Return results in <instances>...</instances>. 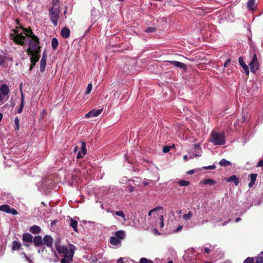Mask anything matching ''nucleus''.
Wrapping results in <instances>:
<instances>
[{"label": "nucleus", "mask_w": 263, "mask_h": 263, "mask_svg": "<svg viewBox=\"0 0 263 263\" xmlns=\"http://www.w3.org/2000/svg\"><path fill=\"white\" fill-rule=\"evenodd\" d=\"M255 0H248L247 4L248 9L249 10L253 11L255 9Z\"/></svg>", "instance_id": "obj_20"}, {"label": "nucleus", "mask_w": 263, "mask_h": 263, "mask_svg": "<svg viewBox=\"0 0 263 263\" xmlns=\"http://www.w3.org/2000/svg\"><path fill=\"white\" fill-rule=\"evenodd\" d=\"M153 232L156 235H160V233L159 232L158 230L157 229H154L153 230Z\"/></svg>", "instance_id": "obj_53"}, {"label": "nucleus", "mask_w": 263, "mask_h": 263, "mask_svg": "<svg viewBox=\"0 0 263 263\" xmlns=\"http://www.w3.org/2000/svg\"><path fill=\"white\" fill-rule=\"evenodd\" d=\"M33 239V236L29 233H25L23 234L22 240L25 242L32 243Z\"/></svg>", "instance_id": "obj_12"}, {"label": "nucleus", "mask_w": 263, "mask_h": 263, "mask_svg": "<svg viewBox=\"0 0 263 263\" xmlns=\"http://www.w3.org/2000/svg\"><path fill=\"white\" fill-rule=\"evenodd\" d=\"M22 34H24L25 35L27 36V38L32 37V35H35L33 34L32 30L30 28H23V32L21 33Z\"/></svg>", "instance_id": "obj_17"}, {"label": "nucleus", "mask_w": 263, "mask_h": 263, "mask_svg": "<svg viewBox=\"0 0 263 263\" xmlns=\"http://www.w3.org/2000/svg\"><path fill=\"white\" fill-rule=\"evenodd\" d=\"M226 180L227 182H233L236 186H237L239 183V179L236 175H232L230 177L226 178Z\"/></svg>", "instance_id": "obj_14"}, {"label": "nucleus", "mask_w": 263, "mask_h": 263, "mask_svg": "<svg viewBox=\"0 0 263 263\" xmlns=\"http://www.w3.org/2000/svg\"><path fill=\"white\" fill-rule=\"evenodd\" d=\"M239 63L240 65L242 67L247 76L249 74V69L248 66L245 63L242 57L239 58L238 59Z\"/></svg>", "instance_id": "obj_11"}, {"label": "nucleus", "mask_w": 263, "mask_h": 263, "mask_svg": "<svg viewBox=\"0 0 263 263\" xmlns=\"http://www.w3.org/2000/svg\"><path fill=\"white\" fill-rule=\"evenodd\" d=\"M140 263H153V261L143 257L140 259Z\"/></svg>", "instance_id": "obj_34"}, {"label": "nucleus", "mask_w": 263, "mask_h": 263, "mask_svg": "<svg viewBox=\"0 0 263 263\" xmlns=\"http://www.w3.org/2000/svg\"><path fill=\"white\" fill-rule=\"evenodd\" d=\"M255 263H263V252H261L256 258Z\"/></svg>", "instance_id": "obj_28"}, {"label": "nucleus", "mask_w": 263, "mask_h": 263, "mask_svg": "<svg viewBox=\"0 0 263 263\" xmlns=\"http://www.w3.org/2000/svg\"><path fill=\"white\" fill-rule=\"evenodd\" d=\"M60 11L58 8L52 7L49 12L50 20L54 26L58 24V21L60 17Z\"/></svg>", "instance_id": "obj_4"}, {"label": "nucleus", "mask_w": 263, "mask_h": 263, "mask_svg": "<svg viewBox=\"0 0 263 263\" xmlns=\"http://www.w3.org/2000/svg\"><path fill=\"white\" fill-rule=\"evenodd\" d=\"M115 236L116 237H117L120 240L123 239L125 237V233L124 231H122V230L118 231L115 232Z\"/></svg>", "instance_id": "obj_22"}, {"label": "nucleus", "mask_w": 263, "mask_h": 263, "mask_svg": "<svg viewBox=\"0 0 263 263\" xmlns=\"http://www.w3.org/2000/svg\"><path fill=\"white\" fill-rule=\"evenodd\" d=\"M203 168L204 170H214L216 168V166L215 165H212L208 166L203 167Z\"/></svg>", "instance_id": "obj_42"}, {"label": "nucleus", "mask_w": 263, "mask_h": 263, "mask_svg": "<svg viewBox=\"0 0 263 263\" xmlns=\"http://www.w3.org/2000/svg\"><path fill=\"white\" fill-rule=\"evenodd\" d=\"M182 228H183V227H182V226H179L177 228V229H176V232H177L180 231L182 229Z\"/></svg>", "instance_id": "obj_56"}, {"label": "nucleus", "mask_w": 263, "mask_h": 263, "mask_svg": "<svg viewBox=\"0 0 263 263\" xmlns=\"http://www.w3.org/2000/svg\"><path fill=\"white\" fill-rule=\"evenodd\" d=\"M230 219H229L228 221H224L223 223H222V226H225L226 225L228 222H230Z\"/></svg>", "instance_id": "obj_63"}, {"label": "nucleus", "mask_w": 263, "mask_h": 263, "mask_svg": "<svg viewBox=\"0 0 263 263\" xmlns=\"http://www.w3.org/2000/svg\"><path fill=\"white\" fill-rule=\"evenodd\" d=\"M219 164L221 166H225L226 167V166H231V163L225 159H222L219 161Z\"/></svg>", "instance_id": "obj_25"}, {"label": "nucleus", "mask_w": 263, "mask_h": 263, "mask_svg": "<svg viewBox=\"0 0 263 263\" xmlns=\"http://www.w3.org/2000/svg\"><path fill=\"white\" fill-rule=\"evenodd\" d=\"M192 215H193V214H192V212L191 211H190L188 214H184L183 216V218L186 220H189L192 217Z\"/></svg>", "instance_id": "obj_35"}, {"label": "nucleus", "mask_w": 263, "mask_h": 263, "mask_svg": "<svg viewBox=\"0 0 263 263\" xmlns=\"http://www.w3.org/2000/svg\"><path fill=\"white\" fill-rule=\"evenodd\" d=\"M263 166V160H262V159H261V160H260L258 162V164H257V167H261V166Z\"/></svg>", "instance_id": "obj_48"}, {"label": "nucleus", "mask_w": 263, "mask_h": 263, "mask_svg": "<svg viewBox=\"0 0 263 263\" xmlns=\"http://www.w3.org/2000/svg\"><path fill=\"white\" fill-rule=\"evenodd\" d=\"M7 57L2 54H0V67L4 66Z\"/></svg>", "instance_id": "obj_31"}, {"label": "nucleus", "mask_w": 263, "mask_h": 263, "mask_svg": "<svg viewBox=\"0 0 263 263\" xmlns=\"http://www.w3.org/2000/svg\"><path fill=\"white\" fill-rule=\"evenodd\" d=\"M102 108L99 109H93L85 115V118H89L90 117H97L102 112Z\"/></svg>", "instance_id": "obj_8"}, {"label": "nucleus", "mask_w": 263, "mask_h": 263, "mask_svg": "<svg viewBox=\"0 0 263 263\" xmlns=\"http://www.w3.org/2000/svg\"><path fill=\"white\" fill-rule=\"evenodd\" d=\"M70 227H71L72 228L73 230L75 232H77L78 231V228H77L78 227V221L74 220L72 218H70Z\"/></svg>", "instance_id": "obj_23"}, {"label": "nucleus", "mask_w": 263, "mask_h": 263, "mask_svg": "<svg viewBox=\"0 0 263 263\" xmlns=\"http://www.w3.org/2000/svg\"><path fill=\"white\" fill-rule=\"evenodd\" d=\"M167 62L170 63L171 65L174 66L179 67L185 70L186 68V66L185 64L176 61H168Z\"/></svg>", "instance_id": "obj_13"}, {"label": "nucleus", "mask_w": 263, "mask_h": 263, "mask_svg": "<svg viewBox=\"0 0 263 263\" xmlns=\"http://www.w3.org/2000/svg\"><path fill=\"white\" fill-rule=\"evenodd\" d=\"M32 242L35 247L43 246V241L41 236L36 235L33 237Z\"/></svg>", "instance_id": "obj_10"}, {"label": "nucleus", "mask_w": 263, "mask_h": 263, "mask_svg": "<svg viewBox=\"0 0 263 263\" xmlns=\"http://www.w3.org/2000/svg\"><path fill=\"white\" fill-rule=\"evenodd\" d=\"M14 35L11 34V39L16 44L21 46H24L26 43H29V48L27 49L26 52L29 55L32 52L38 50L37 48H40L41 50V46H39L40 40L36 35H32L31 38H27L26 36L22 35V33H18L16 30H14Z\"/></svg>", "instance_id": "obj_1"}, {"label": "nucleus", "mask_w": 263, "mask_h": 263, "mask_svg": "<svg viewBox=\"0 0 263 263\" xmlns=\"http://www.w3.org/2000/svg\"><path fill=\"white\" fill-rule=\"evenodd\" d=\"M58 45L59 42L57 39L55 37L53 38L51 41V46L54 50L57 49Z\"/></svg>", "instance_id": "obj_27"}, {"label": "nucleus", "mask_w": 263, "mask_h": 263, "mask_svg": "<svg viewBox=\"0 0 263 263\" xmlns=\"http://www.w3.org/2000/svg\"><path fill=\"white\" fill-rule=\"evenodd\" d=\"M187 173L189 175H192L194 173V171L193 170H190Z\"/></svg>", "instance_id": "obj_57"}, {"label": "nucleus", "mask_w": 263, "mask_h": 263, "mask_svg": "<svg viewBox=\"0 0 263 263\" xmlns=\"http://www.w3.org/2000/svg\"><path fill=\"white\" fill-rule=\"evenodd\" d=\"M92 84H89L88 85H87V88H86V90L85 91V93L86 95H88L90 93L91 91V89H92Z\"/></svg>", "instance_id": "obj_38"}, {"label": "nucleus", "mask_w": 263, "mask_h": 263, "mask_svg": "<svg viewBox=\"0 0 263 263\" xmlns=\"http://www.w3.org/2000/svg\"><path fill=\"white\" fill-rule=\"evenodd\" d=\"M36 62H31V64L30 65V67H29V70L31 71L33 69V68H34V67L36 65Z\"/></svg>", "instance_id": "obj_45"}, {"label": "nucleus", "mask_w": 263, "mask_h": 263, "mask_svg": "<svg viewBox=\"0 0 263 263\" xmlns=\"http://www.w3.org/2000/svg\"><path fill=\"white\" fill-rule=\"evenodd\" d=\"M83 156H84L83 155H82V154H81V152H79V153H78V155H77V158L78 159H80V158H83Z\"/></svg>", "instance_id": "obj_51"}, {"label": "nucleus", "mask_w": 263, "mask_h": 263, "mask_svg": "<svg viewBox=\"0 0 263 263\" xmlns=\"http://www.w3.org/2000/svg\"><path fill=\"white\" fill-rule=\"evenodd\" d=\"M204 251L205 253H206L207 254H209L210 252V249L208 248H205L204 249Z\"/></svg>", "instance_id": "obj_54"}, {"label": "nucleus", "mask_w": 263, "mask_h": 263, "mask_svg": "<svg viewBox=\"0 0 263 263\" xmlns=\"http://www.w3.org/2000/svg\"><path fill=\"white\" fill-rule=\"evenodd\" d=\"M117 263H124L122 257L119 258L117 261Z\"/></svg>", "instance_id": "obj_52"}, {"label": "nucleus", "mask_w": 263, "mask_h": 263, "mask_svg": "<svg viewBox=\"0 0 263 263\" xmlns=\"http://www.w3.org/2000/svg\"><path fill=\"white\" fill-rule=\"evenodd\" d=\"M9 214H12L13 215H16L18 214V212H17V211L15 209H14L13 208H12V209L10 208Z\"/></svg>", "instance_id": "obj_44"}, {"label": "nucleus", "mask_w": 263, "mask_h": 263, "mask_svg": "<svg viewBox=\"0 0 263 263\" xmlns=\"http://www.w3.org/2000/svg\"><path fill=\"white\" fill-rule=\"evenodd\" d=\"M9 92L10 89L6 84H4L0 86V102L7 100Z\"/></svg>", "instance_id": "obj_5"}, {"label": "nucleus", "mask_w": 263, "mask_h": 263, "mask_svg": "<svg viewBox=\"0 0 263 263\" xmlns=\"http://www.w3.org/2000/svg\"><path fill=\"white\" fill-rule=\"evenodd\" d=\"M24 104H25V103H23V102H21L20 106L19 108L17 109V113L21 114V113L22 112L23 110V108H24Z\"/></svg>", "instance_id": "obj_40"}, {"label": "nucleus", "mask_w": 263, "mask_h": 263, "mask_svg": "<svg viewBox=\"0 0 263 263\" xmlns=\"http://www.w3.org/2000/svg\"><path fill=\"white\" fill-rule=\"evenodd\" d=\"M249 177L251 180V182L249 183V186L251 188L255 184V182L257 177V174H251L249 175Z\"/></svg>", "instance_id": "obj_18"}, {"label": "nucleus", "mask_w": 263, "mask_h": 263, "mask_svg": "<svg viewBox=\"0 0 263 263\" xmlns=\"http://www.w3.org/2000/svg\"><path fill=\"white\" fill-rule=\"evenodd\" d=\"M115 214L125 218V214L122 211H116Z\"/></svg>", "instance_id": "obj_39"}, {"label": "nucleus", "mask_w": 263, "mask_h": 263, "mask_svg": "<svg viewBox=\"0 0 263 263\" xmlns=\"http://www.w3.org/2000/svg\"><path fill=\"white\" fill-rule=\"evenodd\" d=\"M41 60H44V61H46V53L45 51L43 52V56L41 59Z\"/></svg>", "instance_id": "obj_50"}, {"label": "nucleus", "mask_w": 263, "mask_h": 263, "mask_svg": "<svg viewBox=\"0 0 263 263\" xmlns=\"http://www.w3.org/2000/svg\"><path fill=\"white\" fill-rule=\"evenodd\" d=\"M70 33V30L67 27H64L61 31V35L63 38L67 39L69 37Z\"/></svg>", "instance_id": "obj_16"}, {"label": "nucleus", "mask_w": 263, "mask_h": 263, "mask_svg": "<svg viewBox=\"0 0 263 263\" xmlns=\"http://www.w3.org/2000/svg\"><path fill=\"white\" fill-rule=\"evenodd\" d=\"M254 260L253 257H248L243 261V263H254Z\"/></svg>", "instance_id": "obj_36"}, {"label": "nucleus", "mask_w": 263, "mask_h": 263, "mask_svg": "<svg viewBox=\"0 0 263 263\" xmlns=\"http://www.w3.org/2000/svg\"><path fill=\"white\" fill-rule=\"evenodd\" d=\"M210 140L215 145H221L225 144L224 133H219L213 132L211 134Z\"/></svg>", "instance_id": "obj_3"}, {"label": "nucleus", "mask_w": 263, "mask_h": 263, "mask_svg": "<svg viewBox=\"0 0 263 263\" xmlns=\"http://www.w3.org/2000/svg\"><path fill=\"white\" fill-rule=\"evenodd\" d=\"M231 62V59H228L224 64V68L228 67L229 65L230 64Z\"/></svg>", "instance_id": "obj_46"}, {"label": "nucleus", "mask_w": 263, "mask_h": 263, "mask_svg": "<svg viewBox=\"0 0 263 263\" xmlns=\"http://www.w3.org/2000/svg\"><path fill=\"white\" fill-rule=\"evenodd\" d=\"M46 65V61L44 60H41L40 70L41 72H43L45 70Z\"/></svg>", "instance_id": "obj_30"}, {"label": "nucleus", "mask_w": 263, "mask_h": 263, "mask_svg": "<svg viewBox=\"0 0 263 263\" xmlns=\"http://www.w3.org/2000/svg\"><path fill=\"white\" fill-rule=\"evenodd\" d=\"M178 183L180 186H187L190 184V182L188 181L181 180L179 181Z\"/></svg>", "instance_id": "obj_33"}, {"label": "nucleus", "mask_w": 263, "mask_h": 263, "mask_svg": "<svg viewBox=\"0 0 263 263\" xmlns=\"http://www.w3.org/2000/svg\"><path fill=\"white\" fill-rule=\"evenodd\" d=\"M171 147L170 146H164L162 149L163 152L164 153L169 152L171 149Z\"/></svg>", "instance_id": "obj_41"}, {"label": "nucleus", "mask_w": 263, "mask_h": 263, "mask_svg": "<svg viewBox=\"0 0 263 263\" xmlns=\"http://www.w3.org/2000/svg\"><path fill=\"white\" fill-rule=\"evenodd\" d=\"M162 206H157L156 208H154L152 210L154 212H157L158 210H162Z\"/></svg>", "instance_id": "obj_47"}, {"label": "nucleus", "mask_w": 263, "mask_h": 263, "mask_svg": "<svg viewBox=\"0 0 263 263\" xmlns=\"http://www.w3.org/2000/svg\"><path fill=\"white\" fill-rule=\"evenodd\" d=\"M157 30L156 28L153 27H149L146 28L144 31L147 33H153L155 32Z\"/></svg>", "instance_id": "obj_32"}, {"label": "nucleus", "mask_w": 263, "mask_h": 263, "mask_svg": "<svg viewBox=\"0 0 263 263\" xmlns=\"http://www.w3.org/2000/svg\"><path fill=\"white\" fill-rule=\"evenodd\" d=\"M21 102H23V103H25V96L23 94V92H21Z\"/></svg>", "instance_id": "obj_49"}, {"label": "nucleus", "mask_w": 263, "mask_h": 263, "mask_svg": "<svg viewBox=\"0 0 263 263\" xmlns=\"http://www.w3.org/2000/svg\"><path fill=\"white\" fill-rule=\"evenodd\" d=\"M43 244L44 243L48 248H51L53 243V239L50 235H45L43 239Z\"/></svg>", "instance_id": "obj_9"}, {"label": "nucleus", "mask_w": 263, "mask_h": 263, "mask_svg": "<svg viewBox=\"0 0 263 263\" xmlns=\"http://www.w3.org/2000/svg\"><path fill=\"white\" fill-rule=\"evenodd\" d=\"M249 65L250 66L251 72L252 73H255L259 68V64L255 51H253V52L252 59Z\"/></svg>", "instance_id": "obj_6"}, {"label": "nucleus", "mask_w": 263, "mask_h": 263, "mask_svg": "<svg viewBox=\"0 0 263 263\" xmlns=\"http://www.w3.org/2000/svg\"><path fill=\"white\" fill-rule=\"evenodd\" d=\"M45 249V247L44 246H42V250H39V251H38V253H40L41 252H43L44 251Z\"/></svg>", "instance_id": "obj_58"}, {"label": "nucleus", "mask_w": 263, "mask_h": 263, "mask_svg": "<svg viewBox=\"0 0 263 263\" xmlns=\"http://www.w3.org/2000/svg\"><path fill=\"white\" fill-rule=\"evenodd\" d=\"M59 242V241H56L55 247L59 254L63 257V258L61 259V263H71L76 249L75 246L70 243L69 248H68L65 246H61Z\"/></svg>", "instance_id": "obj_2"}, {"label": "nucleus", "mask_w": 263, "mask_h": 263, "mask_svg": "<svg viewBox=\"0 0 263 263\" xmlns=\"http://www.w3.org/2000/svg\"><path fill=\"white\" fill-rule=\"evenodd\" d=\"M10 206L7 204H3L0 206V211H3L9 214L10 210Z\"/></svg>", "instance_id": "obj_24"}, {"label": "nucleus", "mask_w": 263, "mask_h": 263, "mask_svg": "<svg viewBox=\"0 0 263 263\" xmlns=\"http://www.w3.org/2000/svg\"><path fill=\"white\" fill-rule=\"evenodd\" d=\"M81 153L83 156L85 155L86 154L87 149H86V144L85 142H81Z\"/></svg>", "instance_id": "obj_29"}, {"label": "nucleus", "mask_w": 263, "mask_h": 263, "mask_svg": "<svg viewBox=\"0 0 263 263\" xmlns=\"http://www.w3.org/2000/svg\"><path fill=\"white\" fill-rule=\"evenodd\" d=\"M24 255H25V256L26 258L27 259V260L28 261H29V262H30V261H31L29 257H27V256L26 255V254L25 253H24Z\"/></svg>", "instance_id": "obj_61"}, {"label": "nucleus", "mask_w": 263, "mask_h": 263, "mask_svg": "<svg viewBox=\"0 0 263 263\" xmlns=\"http://www.w3.org/2000/svg\"><path fill=\"white\" fill-rule=\"evenodd\" d=\"M21 245L19 241H13L12 243V250L18 251L20 250Z\"/></svg>", "instance_id": "obj_19"}, {"label": "nucleus", "mask_w": 263, "mask_h": 263, "mask_svg": "<svg viewBox=\"0 0 263 263\" xmlns=\"http://www.w3.org/2000/svg\"><path fill=\"white\" fill-rule=\"evenodd\" d=\"M240 220H241V218H240V217H237V218L235 219V222H237L239 221Z\"/></svg>", "instance_id": "obj_64"}, {"label": "nucleus", "mask_w": 263, "mask_h": 263, "mask_svg": "<svg viewBox=\"0 0 263 263\" xmlns=\"http://www.w3.org/2000/svg\"><path fill=\"white\" fill-rule=\"evenodd\" d=\"M208 222V220H206V219H203V220L201 221V223H202V224H204V223H206V222Z\"/></svg>", "instance_id": "obj_59"}, {"label": "nucleus", "mask_w": 263, "mask_h": 263, "mask_svg": "<svg viewBox=\"0 0 263 263\" xmlns=\"http://www.w3.org/2000/svg\"><path fill=\"white\" fill-rule=\"evenodd\" d=\"M37 50L35 51L32 52L31 53H30V55L31 57H30V62H37L39 60L41 55L40 53L41 51V50L40 49V48H37Z\"/></svg>", "instance_id": "obj_7"}, {"label": "nucleus", "mask_w": 263, "mask_h": 263, "mask_svg": "<svg viewBox=\"0 0 263 263\" xmlns=\"http://www.w3.org/2000/svg\"><path fill=\"white\" fill-rule=\"evenodd\" d=\"M29 231L33 234H38L41 233V229L39 226L34 225L30 228Z\"/></svg>", "instance_id": "obj_15"}, {"label": "nucleus", "mask_w": 263, "mask_h": 263, "mask_svg": "<svg viewBox=\"0 0 263 263\" xmlns=\"http://www.w3.org/2000/svg\"><path fill=\"white\" fill-rule=\"evenodd\" d=\"M202 183H203L204 184L213 185L216 183V182L214 180L212 179H205L202 181Z\"/></svg>", "instance_id": "obj_26"}, {"label": "nucleus", "mask_w": 263, "mask_h": 263, "mask_svg": "<svg viewBox=\"0 0 263 263\" xmlns=\"http://www.w3.org/2000/svg\"><path fill=\"white\" fill-rule=\"evenodd\" d=\"M110 243L114 246H118L121 243V240L116 236H112L110 238Z\"/></svg>", "instance_id": "obj_21"}, {"label": "nucleus", "mask_w": 263, "mask_h": 263, "mask_svg": "<svg viewBox=\"0 0 263 263\" xmlns=\"http://www.w3.org/2000/svg\"><path fill=\"white\" fill-rule=\"evenodd\" d=\"M201 155H197V154H195V155H193L192 156H191V158H194V157H199Z\"/></svg>", "instance_id": "obj_60"}, {"label": "nucleus", "mask_w": 263, "mask_h": 263, "mask_svg": "<svg viewBox=\"0 0 263 263\" xmlns=\"http://www.w3.org/2000/svg\"><path fill=\"white\" fill-rule=\"evenodd\" d=\"M57 223V220H54L53 221H51V226H54L56 224V223Z\"/></svg>", "instance_id": "obj_55"}, {"label": "nucleus", "mask_w": 263, "mask_h": 263, "mask_svg": "<svg viewBox=\"0 0 263 263\" xmlns=\"http://www.w3.org/2000/svg\"><path fill=\"white\" fill-rule=\"evenodd\" d=\"M183 159H184V160H185V161H187V160H188V157H187V155H184V156H183Z\"/></svg>", "instance_id": "obj_62"}, {"label": "nucleus", "mask_w": 263, "mask_h": 263, "mask_svg": "<svg viewBox=\"0 0 263 263\" xmlns=\"http://www.w3.org/2000/svg\"><path fill=\"white\" fill-rule=\"evenodd\" d=\"M19 122H20V121H19L18 118L17 117L15 118L14 119V123L15 124V130L19 129V128H20Z\"/></svg>", "instance_id": "obj_37"}, {"label": "nucleus", "mask_w": 263, "mask_h": 263, "mask_svg": "<svg viewBox=\"0 0 263 263\" xmlns=\"http://www.w3.org/2000/svg\"><path fill=\"white\" fill-rule=\"evenodd\" d=\"M160 228H163L164 227V218H163V216L162 215H161L160 217Z\"/></svg>", "instance_id": "obj_43"}]
</instances>
